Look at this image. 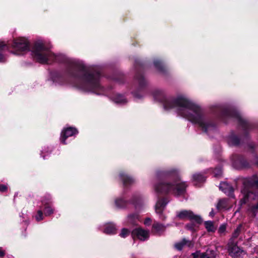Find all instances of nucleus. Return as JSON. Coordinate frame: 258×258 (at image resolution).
<instances>
[{"label": "nucleus", "instance_id": "28", "mask_svg": "<svg viewBox=\"0 0 258 258\" xmlns=\"http://www.w3.org/2000/svg\"><path fill=\"white\" fill-rule=\"evenodd\" d=\"M138 216L137 214H130L127 216V222L132 224H135L136 220L138 219Z\"/></svg>", "mask_w": 258, "mask_h": 258}, {"label": "nucleus", "instance_id": "8", "mask_svg": "<svg viewBox=\"0 0 258 258\" xmlns=\"http://www.w3.org/2000/svg\"><path fill=\"white\" fill-rule=\"evenodd\" d=\"M221 117L225 121H226L225 119L226 118H232L236 119L241 124V125H243L244 127H247L248 125L246 120L242 118V117L238 112L230 109H225L222 110Z\"/></svg>", "mask_w": 258, "mask_h": 258}, {"label": "nucleus", "instance_id": "23", "mask_svg": "<svg viewBox=\"0 0 258 258\" xmlns=\"http://www.w3.org/2000/svg\"><path fill=\"white\" fill-rule=\"evenodd\" d=\"M197 258H215V254L213 251L207 250L205 253L198 254Z\"/></svg>", "mask_w": 258, "mask_h": 258}, {"label": "nucleus", "instance_id": "6", "mask_svg": "<svg viewBox=\"0 0 258 258\" xmlns=\"http://www.w3.org/2000/svg\"><path fill=\"white\" fill-rule=\"evenodd\" d=\"M71 85L77 89L86 92H92L99 94V91L104 89L101 87L99 82H70Z\"/></svg>", "mask_w": 258, "mask_h": 258}, {"label": "nucleus", "instance_id": "25", "mask_svg": "<svg viewBox=\"0 0 258 258\" xmlns=\"http://www.w3.org/2000/svg\"><path fill=\"white\" fill-rule=\"evenodd\" d=\"M166 226L158 222H155L153 225V228L158 233L164 231Z\"/></svg>", "mask_w": 258, "mask_h": 258}, {"label": "nucleus", "instance_id": "37", "mask_svg": "<svg viewBox=\"0 0 258 258\" xmlns=\"http://www.w3.org/2000/svg\"><path fill=\"white\" fill-rule=\"evenodd\" d=\"M186 228L189 229V230H190L191 231H195L196 230V228L195 227L192 225V224H187L186 225Z\"/></svg>", "mask_w": 258, "mask_h": 258}, {"label": "nucleus", "instance_id": "33", "mask_svg": "<svg viewBox=\"0 0 258 258\" xmlns=\"http://www.w3.org/2000/svg\"><path fill=\"white\" fill-rule=\"evenodd\" d=\"M155 67L159 70H162L163 69V65L160 60H156L154 61Z\"/></svg>", "mask_w": 258, "mask_h": 258}, {"label": "nucleus", "instance_id": "2", "mask_svg": "<svg viewBox=\"0 0 258 258\" xmlns=\"http://www.w3.org/2000/svg\"><path fill=\"white\" fill-rule=\"evenodd\" d=\"M240 196V205L250 202L248 211L255 215L258 212V177L256 176H253L244 181Z\"/></svg>", "mask_w": 258, "mask_h": 258}, {"label": "nucleus", "instance_id": "29", "mask_svg": "<svg viewBox=\"0 0 258 258\" xmlns=\"http://www.w3.org/2000/svg\"><path fill=\"white\" fill-rule=\"evenodd\" d=\"M53 209L49 206H46L44 208V214L46 216L50 215L53 213Z\"/></svg>", "mask_w": 258, "mask_h": 258}, {"label": "nucleus", "instance_id": "13", "mask_svg": "<svg viewBox=\"0 0 258 258\" xmlns=\"http://www.w3.org/2000/svg\"><path fill=\"white\" fill-rule=\"evenodd\" d=\"M228 249L229 254L234 257H237L243 252V250L237 246L234 242H232V239L230 240L228 244Z\"/></svg>", "mask_w": 258, "mask_h": 258}, {"label": "nucleus", "instance_id": "34", "mask_svg": "<svg viewBox=\"0 0 258 258\" xmlns=\"http://www.w3.org/2000/svg\"><path fill=\"white\" fill-rule=\"evenodd\" d=\"M35 219L37 221L42 220L43 219V213L41 210H39L37 212V214L35 216Z\"/></svg>", "mask_w": 258, "mask_h": 258}, {"label": "nucleus", "instance_id": "11", "mask_svg": "<svg viewBox=\"0 0 258 258\" xmlns=\"http://www.w3.org/2000/svg\"><path fill=\"white\" fill-rule=\"evenodd\" d=\"M168 203V201L165 199L159 200L155 206L156 212L160 215V218L161 220H165L166 217L162 214V212L164 209L165 206Z\"/></svg>", "mask_w": 258, "mask_h": 258}, {"label": "nucleus", "instance_id": "1", "mask_svg": "<svg viewBox=\"0 0 258 258\" xmlns=\"http://www.w3.org/2000/svg\"><path fill=\"white\" fill-rule=\"evenodd\" d=\"M158 95L165 110L174 109L178 115L198 124L209 136L217 132L216 126L206 116L200 106L186 96L179 95L174 98H166L161 91H158L154 94L157 100Z\"/></svg>", "mask_w": 258, "mask_h": 258}, {"label": "nucleus", "instance_id": "17", "mask_svg": "<svg viewBox=\"0 0 258 258\" xmlns=\"http://www.w3.org/2000/svg\"><path fill=\"white\" fill-rule=\"evenodd\" d=\"M177 170L173 168L157 172L158 176H168L171 175L176 176L177 175Z\"/></svg>", "mask_w": 258, "mask_h": 258}, {"label": "nucleus", "instance_id": "42", "mask_svg": "<svg viewBox=\"0 0 258 258\" xmlns=\"http://www.w3.org/2000/svg\"><path fill=\"white\" fill-rule=\"evenodd\" d=\"M210 215L211 216H213L214 215V213L213 210L210 213Z\"/></svg>", "mask_w": 258, "mask_h": 258}, {"label": "nucleus", "instance_id": "3", "mask_svg": "<svg viewBox=\"0 0 258 258\" xmlns=\"http://www.w3.org/2000/svg\"><path fill=\"white\" fill-rule=\"evenodd\" d=\"M187 184L185 182L177 179L173 182L161 183L154 186V189L157 193H171L176 196H180L184 194Z\"/></svg>", "mask_w": 258, "mask_h": 258}, {"label": "nucleus", "instance_id": "10", "mask_svg": "<svg viewBox=\"0 0 258 258\" xmlns=\"http://www.w3.org/2000/svg\"><path fill=\"white\" fill-rule=\"evenodd\" d=\"M132 235L134 239L137 237L141 240L144 241L149 238V232L141 228H137L132 231Z\"/></svg>", "mask_w": 258, "mask_h": 258}, {"label": "nucleus", "instance_id": "4", "mask_svg": "<svg viewBox=\"0 0 258 258\" xmlns=\"http://www.w3.org/2000/svg\"><path fill=\"white\" fill-rule=\"evenodd\" d=\"M32 53L33 57L39 62L42 63H48L49 61L53 60L56 56L52 54L44 45L41 41H37L34 43L32 50Z\"/></svg>", "mask_w": 258, "mask_h": 258}, {"label": "nucleus", "instance_id": "19", "mask_svg": "<svg viewBox=\"0 0 258 258\" xmlns=\"http://www.w3.org/2000/svg\"><path fill=\"white\" fill-rule=\"evenodd\" d=\"M192 243L190 241H187L185 239H183L182 241L177 242L175 244V247L178 250H181L184 245H187L190 247L192 246Z\"/></svg>", "mask_w": 258, "mask_h": 258}, {"label": "nucleus", "instance_id": "40", "mask_svg": "<svg viewBox=\"0 0 258 258\" xmlns=\"http://www.w3.org/2000/svg\"><path fill=\"white\" fill-rule=\"evenodd\" d=\"M45 152H48V147H44L41 151V155H42Z\"/></svg>", "mask_w": 258, "mask_h": 258}, {"label": "nucleus", "instance_id": "9", "mask_svg": "<svg viewBox=\"0 0 258 258\" xmlns=\"http://www.w3.org/2000/svg\"><path fill=\"white\" fill-rule=\"evenodd\" d=\"M176 217L179 219H188L197 224L202 222V219L200 216L195 214L190 210H181L176 212Z\"/></svg>", "mask_w": 258, "mask_h": 258}, {"label": "nucleus", "instance_id": "26", "mask_svg": "<svg viewBox=\"0 0 258 258\" xmlns=\"http://www.w3.org/2000/svg\"><path fill=\"white\" fill-rule=\"evenodd\" d=\"M205 226L208 232H214L216 229V227L214 226V223L211 221H207L205 222Z\"/></svg>", "mask_w": 258, "mask_h": 258}, {"label": "nucleus", "instance_id": "41", "mask_svg": "<svg viewBox=\"0 0 258 258\" xmlns=\"http://www.w3.org/2000/svg\"><path fill=\"white\" fill-rule=\"evenodd\" d=\"M5 253L3 251L0 250V257H2L4 255Z\"/></svg>", "mask_w": 258, "mask_h": 258}, {"label": "nucleus", "instance_id": "7", "mask_svg": "<svg viewBox=\"0 0 258 258\" xmlns=\"http://www.w3.org/2000/svg\"><path fill=\"white\" fill-rule=\"evenodd\" d=\"M12 47L14 49V51L13 53L16 54H20L22 52L29 50V43L26 38L19 37L14 40Z\"/></svg>", "mask_w": 258, "mask_h": 258}, {"label": "nucleus", "instance_id": "5", "mask_svg": "<svg viewBox=\"0 0 258 258\" xmlns=\"http://www.w3.org/2000/svg\"><path fill=\"white\" fill-rule=\"evenodd\" d=\"M73 68L68 70V75L72 78H81L88 79V81H92L95 78L90 74L88 71L83 66L82 62L79 61H73Z\"/></svg>", "mask_w": 258, "mask_h": 258}, {"label": "nucleus", "instance_id": "32", "mask_svg": "<svg viewBox=\"0 0 258 258\" xmlns=\"http://www.w3.org/2000/svg\"><path fill=\"white\" fill-rule=\"evenodd\" d=\"M226 229V224H222L221 225L218 229V233L220 234H224L225 233Z\"/></svg>", "mask_w": 258, "mask_h": 258}, {"label": "nucleus", "instance_id": "35", "mask_svg": "<svg viewBox=\"0 0 258 258\" xmlns=\"http://www.w3.org/2000/svg\"><path fill=\"white\" fill-rule=\"evenodd\" d=\"M222 173V170L220 168H218L215 170L214 176L216 177H219L221 176Z\"/></svg>", "mask_w": 258, "mask_h": 258}, {"label": "nucleus", "instance_id": "38", "mask_svg": "<svg viewBox=\"0 0 258 258\" xmlns=\"http://www.w3.org/2000/svg\"><path fill=\"white\" fill-rule=\"evenodd\" d=\"M7 189V187L6 185L4 184H1L0 185V191L2 192H4L6 191Z\"/></svg>", "mask_w": 258, "mask_h": 258}, {"label": "nucleus", "instance_id": "14", "mask_svg": "<svg viewBox=\"0 0 258 258\" xmlns=\"http://www.w3.org/2000/svg\"><path fill=\"white\" fill-rule=\"evenodd\" d=\"M219 188L229 197H233V188L226 182H222L219 185Z\"/></svg>", "mask_w": 258, "mask_h": 258}, {"label": "nucleus", "instance_id": "20", "mask_svg": "<svg viewBox=\"0 0 258 258\" xmlns=\"http://www.w3.org/2000/svg\"><path fill=\"white\" fill-rule=\"evenodd\" d=\"M228 143L230 146H236L239 145L240 140L236 136L232 134L228 137Z\"/></svg>", "mask_w": 258, "mask_h": 258}, {"label": "nucleus", "instance_id": "15", "mask_svg": "<svg viewBox=\"0 0 258 258\" xmlns=\"http://www.w3.org/2000/svg\"><path fill=\"white\" fill-rule=\"evenodd\" d=\"M119 177L124 186L131 185L135 181V179L134 178L128 176L125 173H120L119 174Z\"/></svg>", "mask_w": 258, "mask_h": 258}, {"label": "nucleus", "instance_id": "30", "mask_svg": "<svg viewBox=\"0 0 258 258\" xmlns=\"http://www.w3.org/2000/svg\"><path fill=\"white\" fill-rule=\"evenodd\" d=\"M240 229H241V226L239 225L237 227V228L235 230V231H234V232L232 234V238L230 239H232V242H233V238H235L238 237V236L239 234Z\"/></svg>", "mask_w": 258, "mask_h": 258}, {"label": "nucleus", "instance_id": "16", "mask_svg": "<svg viewBox=\"0 0 258 258\" xmlns=\"http://www.w3.org/2000/svg\"><path fill=\"white\" fill-rule=\"evenodd\" d=\"M103 232L107 234H113L116 233L115 226L111 223H106L104 225Z\"/></svg>", "mask_w": 258, "mask_h": 258}, {"label": "nucleus", "instance_id": "21", "mask_svg": "<svg viewBox=\"0 0 258 258\" xmlns=\"http://www.w3.org/2000/svg\"><path fill=\"white\" fill-rule=\"evenodd\" d=\"M192 180L195 184L198 185L199 183H202L205 181V176L200 173H196L192 175Z\"/></svg>", "mask_w": 258, "mask_h": 258}, {"label": "nucleus", "instance_id": "27", "mask_svg": "<svg viewBox=\"0 0 258 258\" xmlns=\"http://www.w3.org/2000/svg\"><path fill=\"white\" fill-rule=\"evenodd\" d=\"M227 207V200L226 199H222L219 200L217 208L219 210L226 209Z\"/></svg>", "mask_w": 258, "mask_h": 258}, {"label": "nucleus", "instance_id": "31", "mask_svg": "<svg viewBox=\"0 0 258 258\" xmlns=\"http://www.w3.org/2000/svg\"><path fill=\"white\" fill-rule=\"evenodd\" d=\"M130 233V231L127 229L123 228L121 230V231L119 234V235L120 236V237L122 238H125L129 235Z\"/></svg>", "mask_w": 258, "mask_h": 258}, {"label": "nucleus", "instance_id": "45", "mask_svg": "<svg viewBox=\"0 0 258 258\" xmlns=\"http://www.w3.org/2000/svg\"><path fill=\"white\" fill-rule=\"evenodd\" d=\"M43 159H45V156H44V155H43Z\"/></svg>", "mask_w": 258, "mask_h": 258}, {"label": "nucleus", "instance_id": "18", "mask_svg": "<svg viewBox=\"0 0 258 258\" xmlns=\"http://www.w3.org/2000/svg\"><path fill=\"white\" fill-rule=\"evenodd\" d=\"M111 100L115 103L119 105L124 104L127 102L126 99L123 96L116 94L111 97Z\"/></svg>", "mask_w": 258, "mask_h": 258}, {"label": "nucleus", "instance_id": "39", "mask_svg": "<svg viewBox=\"0 0 258 258\" xmlns=\"http://www.w3.org/2000/svg\"><path fill=\"white\" fill-rule=\"evenodd\" d=\"M151 220L149 218H147L144 221V224L146 225H149L151 223Z\"/></svg>", "mask_w": 258, "mask_h": 258}, {"label": "nucleus", "instance_id": "12", "mask_svg": "<svg viewBox=\"0 0 258 258\" xmlns=\"http://www.w3.org/2000/svg\"><path fill=\"white\" fill-rule=\"evenodd\" d=\"M77 134L78 131L75 128L70 127L63 129L61 134L60 140L61 143L66 144V140L68 138L73 136Z\"/></svg>", "mask_w": 258, "mask_h": 258}, {"label": "nucleus", "instance_id": "44", "mask_svg": "<svg viewBox=\"0 0 258 258\" xmlns=\"http://www.w3.org/2000/svg\"><path fill=\"white\" fill-rule=\"evenodd\" d=\"M255 163L258 164V160L254 161Z\"/></svg>", "mask_w": 258, "mask_h": 258}, {"label": "nucleus", "instance_id": "24", "mask_svg": "<svg viewBox=\"0 0 258 258\" xmlns=\"http://www.w3.org/2000/svg\"><path fill=\"white\" fill-rule=\"evenodd\" d=\"M8 48V46L4 41H0V62L5 61L6 58L2 54V51Z\"/></svg>", "mask_w": 258, "mask_h": 258}, {"label": "nucleus", "instance_id": "22", "mask_svg": "<svg viewBox=\"0 0 258 258\" xmlns=\"http://www.w3.org/2000/svg\"><path fill=\"white\" fill-rule=\"evenodd\" d=\"M115 205L118 208H123L126 207L127 201L124 200L122 198H119L115 200Z\"/></svg>", "mask_w": 258, "mask_h": 258}, {"label": "nucleus", "instance_id": "36", "mask_svg": "<svg viewBox=\"0 0 258 258\" xmlns=\"http://www.w3.org/2000/svg\"><path fill=\"white\" fill-rule=\"evenodd\" d=\"M53 82V86H54L55 87L63 86L65 85L63 84V82L56 81V82Z\"/></svg>", "mask_w": 258, "mask_h": 258}, {"label": "nucleus", "instance_id": "43", "mask_svg": "<svg viewBox=\"0 0 258 258\" xmlns=\"http://www.w3.org/2000/svg\"><path fill=\"white\" fill-rule=\"evenodd\" d=\"M132 203L134 204L136 202V201H135V200H133V201L131 202Z\"/></svg>", "mask_w": 258, "mask_h": 258}]
</instances>
